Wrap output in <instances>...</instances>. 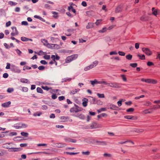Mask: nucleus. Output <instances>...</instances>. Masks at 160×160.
<instances>
[{"label":"nucleus","instance_id":"44","mask_svg":"<svg viewBox=\"0 0 160 160\" xmlns=\"http://www.w3.org/2000/svg\"><path fill=\"white\" fill-rule=\"evenodd\" d=\"M134 110V109L132 108H130L127 110V112H133Z\"/></svg>","mask_w":160,"mask_h":160},{"label":"nucleus","instance_id":"7","mask_svg":"<svg viewBox=\"0 0 160 160\" xmlns=\"http://www.w3.org/2000/svg\"><path fill=\"white\" fill-rule=\"evenodd\" d=\"M68 118L67 117H61L60 118V122H65L68 121Z\"/></svg>","mask_w":160,"mask_h":160},{"label":"nucleus","instance_id":"40","mask_svg":"<svg viewBox=\"0 0 160 160\" xmlns=\"http://www.w3.org/2000/svg\"><path fill=\"white\" fill-rule=\"evenodd\" d=\"M77 117L80 118L81 119H84V116L83 115L81 114L79 115H78Z\"/></svg>","mask_w":160,"mask_h":160},{"label":"nucleus","instance_id":"49","mask_svg":"<svg viewBox=\"0 0 160 160\" xmlns=\"http://www.w3.org/2000/svg\"><path fill=\"white\" fill-rule=\"evenodd\" d=\"M52 14H54V17L55 18H57L58 17V13L55 12H52Z\"/></svg>","mask_w":160,"mask_h":160},{"label":"nucleus","instance_id":"64","mask_svg":"<svg viewBox=\"0 0 160 160\" xmlns=\"http://www.w3.org/2000/svg\"><path fill=\"white\" fill-rule=\"evenodd\" d=\"M20 11V8H19L17 7L15 8V11L16 12H19Z\"/></svg>","mask_w":160,"mask_h":160},{"label":"nucleus","instance_id":"60","mask_svg":"<svg viewBox=\"0 0 160 160\" xmlns=\"http://www.w3.org/2000/svg\"><path fill=\"white\" fill-rule=\"evenodd\" d=\"M79 42L80 43H83L85 42L86 41L85 40H84L82 38H81L79 39Z\"/></svg>","mask_w":160,"mask_h":160},{"label":"nucleus","instance_id":"62","mask_svg":"<svg viewBox=\"0 0 160 160\" xmlns=\"http://www.w3.org/2000/svg\"><path fill=\"white\" fill-rule=\"evenodd\" d=\"M40 62L42 64H44V65L46 64L47 63V62L45 60H41L40 61Z\"/></svg>","mask_w":160,"mask_h":160},{"label":"nucleus","instance_id":"17","mask_svg":"<svg viewBox=\"0 0 160 160\" xmlns=\"http://www.w3.org/2000/svg\"><path fill=\"white\" fill-rule=\"evenodd\" d=\"M20 82L23 83H28L29 81L27 79L23 78L21 79Z\"/></svg>","mask_w":160,"mask_h":160},{"label":"nucleus","instance_id":"20","mask_svg":"<svg viewBox=\"0 0 160 160\" xmlns=\"http://www.w3.org/2000/svg\"><path fill=\"white\" fill-rule=\"evenodd\" d=\"M37 92L38 93H43V92L42 89L39 87H38L37 88Z\"/></svg>","mask_w":160,"mask_h":160},{"label":"nucleus","instance_id":"4","mask_svg":"<svg viewBox=\"0 0 160 160\" xmlns=\"http://www.w3.org/2000/svg\"><path fill=\"white\" fill-rule=\"evenodd\" d=\"M142 50L143 52L147 55L150 56L152 54V52L148 48H143Z\"/></svg>","mask_w":160,"mask_h":160},{"label":"nucleus","instance_id":"10","mask_svg":"<svg viewBox=\"0 0 160 160\" xmlns=\"http://www.w3.org/2000/svg\"><path fill=\"white\" fill-rule=\"evenodd\" d=\"M21 39L22 41L23 42H26L28 41H32V39L28 38L25 37H21Z\"/></svg>","mask_w":160,"mask_h":160},{"label":"nucleus","instance_id":"5","mask_svg":"<svg viewBox=\"0 0 160 160\" xmlns=\"http://www.w3.org/2000/svg\"><path fill=\"white\" fill-rule=\"evenodd\" d=\"M146 82L155 84L157 83V81L155 79H147Z\"/></svg>","mask_w":160,"mask_h":160},{"label":"nucleus","instance_id":"31","mask_svg":"<svg viewBox=\"0 0 160 160\" xmlns=\"http://www.w3.org/2000/svg\"><path fill=\"white\" fill-rule=\"evenodd\" d=\"M124 118H125L128 119H132L133 118V117L132 116L127 115L124 116Z\"/></svg>","mask_w":160,"mask_h":160},{"label":"nucleus","instance_id":"21","mask_svg":"<svg viewBox=\"0 0 160 160\" xmlns=\"http://www.w3.org/2000/svg\"><path fill=\"white\" fill-rule=\"evenodd\" d=\"M42 114V112H37L33 114V116H39Z\"/></svg>","mask_w":160,"mask_h":160},{"label":"nucleus","instance_id":"3","mask_svg":"<svg viewBox=\"0 0 160 160\" xmlns=\"http://www.w3.org/2000/svg\"><path fill=\"white\" fill-rule=\"evenodd\" d=\"M42 88L45 90H46L47 91H48L49 90H51V93H57L58 92L59 90V89H52V88L51 87L49 88L47 86H42Z\"/></svg>","mask_w":160,"mask_h":160},{"label":"nucleus","instance_id":"51","mask_svg":"<svg viewBox=\"0 0 160 160\" xmlns=\"http://www.w3.org/2000/svg\"><path fill=\"white\" fill-rule=\"evenodd\" d=\"M103 156L105 157H110L111 156V155L110 154L104 153Z\"/></svg>","mask_w":160,"mask_h":160},{"label":"nucleus","instance_id":"9","mask_svg":"<svg viewBox=\"0 0 160 160\" xmlns=\"http://www.w3.org/2000/svg\"><path fill=\"white\" fill-rule=\"evenodd\" d=\"M11 104V102L10 101H8V102L4 103H2V107H4V108H7Z\"/></svg>","mask_w":160,"mask_h":160},{"label":"nucleus","instance_id":"1","mask_svg":"<svg viewBox=\"0 0 160 160\" xmlns=\"http://www.w3.org/2000/svg\"><path fill=\"white\" fill-rule=\"evenodd\" d=\"M83 110V109L82 108L74 104V106L71 108L70 109V112L72 113L75 114L82 111Z\"/></svg>","mask_w":160,"mask_h":160},{"label":"nucleus","instance_id":"23","mask_svg":"<svg viewBox=\"0 0 160 160\" xmlns=\"http://www.w3.org/2000/svg\"><path fill=\"white\" fill-rule=\"evenodd\" d=\"M151 112L149 111V110L148 109H146L142 111V113L144 114H148L151 113Z\"/></svg>","mask_w":160,"mask_h":160},{"label":"nucleus","instance_id":"52","mask_svg":"<svg viewBox=\"0 0 160 160\" xmlns=\"http://www.w3.org/2000/svg\"><path fill=\"white\" fill-rule=\"evenodd\" d=\"M8 76V74L7 73H5L3 74V77L4 78H6Z\"/></svg>","mask_w":160,"mask_h":160},{"label":"nucleus","instance_id":"6","mask_svg":"<svg viewBox=\"0 0 160 160\" xmlns=\"http://www.w3.org/2000/svg\"><path fill=\"white\" fill-rule=\"evenodd\" d=\"M12 30H13L14 29L15 31V32H12L11 33V35L12 36H14L18 34V32L16 27H12Z\"/></svg>","mask_w":160,"mask_h":160},{"label":"nucleus","instance_id":"19","mask_svg":"<svg viewBox=\"0 0 160 160\" xmlns=\"http://www.w3.org/2000/svg\"><path fill=\"white\" fill-rule=\"evenodd\" d=\"M10 149H11V151L14 152H17L20 150V148H11Z\"/></svg>","mask_w":160,"mask_h":160},{"label":"nucleus","instance_id":"53","mask_svg":"<svg viewBox=\"0 0 160 160\" xmlns=\"http://www.w3.org/2000/svg\"><path fill=\"white\" fill-rule=\"evenodd\" d=\"M147 64L148 66H151L153 65V63L152 62L150 61L148 62Z\"/></svg>","mask_w":160,"mask_h":160},{"label":"nucleus","instance_id":"18","mask_svg":"<svg viewBox=\"0 0 160 160\" xmlns=\"http://www.w3.org/2000/svg\"><path fill=\"white\" fill-rule=\"evenodd\" d=\"M102 19L97 20L96 22H95V24L97 26H98L99 24H102Z\"/></svg>","mask_w":160,"mask_h":160},{"label":"nucleus","instance_id":"22","mask_svg":"<svg viewBox=\"0 0 160 160\" xmlns=\"http://www.w3.org/2000/svg\"><path fill=\"white\" fill-rule=\"evenodd\" d=\"M98 63V61H96L94 62L92 64H91V65L92 66V68H93V67L96 66Z\"/></svg>","mask_w":160,"mask_h":160},{"label":"nucleus","instance_id":"2","mask_svg":"<svg viewBox=\"0 0 160 160\" xmlns=\"http://www.w3.org/2000/svg\"><path fill=\"white\" fill-rule=\"evenodd\" d=\"M78 55L77 54L72 55L68 57L66 59L65 62L69 63L71 61L75 60L78 57Z\"/></svg>","mask_w":160,"mask_h":160},{"label":"nucleus","instance_id":"36","mask_svg":"<svg viewBox=\"0 0 160 160\" xmlns=\"http://www.w3.org/2000/svg\"><path fill=\"white\" fill-rule=\"evenodd\" d=\"M72 80V78H66L64 79L63 80L64 82H69L71 81Z\"/></svg>","mask_w":160,"mask_h":160},{"label":"nucleus","instance_id":"34","mask_svg":"<svg viewBox=\"0 0 160 160\" xmlns=\"http://www.w3.org/2000/svg\"><path fill=\"white\" fill-rule=\"evenodd\" d=\"M9 135L11 136H16L17 135V133L16 132H10Z\"/></svg>","mask_w":160,"mask_h":160},{"label":"nucleus","instance_id":"59","mask_svg":"<svg viewBox=\"0 0 160 160\" xmlns=\"http://www.w3.org/2000/svg\"><path fill=\"white\" fill-rule=\"evenodd\" d=\"M117 54V53L115 51H112L110 52V55H116Z\"/></svg>","mask_w":160,"mask_h":160},{"label":"nucleus","instance_id":"11","mask_svg":"<svg viewBox=\"0 0 160 160\" xmlns=\"http://www.w3.org/2000/svg\"><path fill=\"white\" fill-rule=\"evenodd\" d=\"M90 82L92 85H94L95 84L101 83L100 82H98L96 79H95L93 81H90Z\"/></svg>","mask_w":160,"mask_h":160},{"label":"nucleus","instance_id":"57","mask_svg":"<svg viewBox=\"0 0 160 160\" xmlns=\"http://www.w3.org/2000/svg\"><path fill=\"white\" fill-rule=\"evenodd\" d=\"M118 108V107L115 105H112V107L111 108V109H112L114 110H116Z\"/></svg>","mask_w":160,"mask_h":160},{"label":"nucleus","instance_id":"42","mask_svg":"<svg viewBox=\"0 0 160 160\" xmlns=\"http://www.w3.org/2000/svg\"><path fill=\"white\" fill-rule=\"evenodd\" d=\"M65 99V97L64 96H60L58 97V99L59 101L64 100Z\"/></svg>","mask_w":160,"mask_h":160},{"label":"nucleus","instance_id":"56","mask_svg":"<svg viewBox=\"0 0 160 160\" xmlns=\"http://www.w3.org/2000/svg\"><path fill=\"white\" fill-rule=\"evenodd\" d=\"M22 24L24 25H28V23L26 21H22Z\"/></svg>","mask_w":160,"mask_h":160},{"label":"nucleus","instance_id":"25","mask_svg":"<svg viewBox=\"0 0 160 160\" xmlns=\"http://www.w3.org/2000/svg\"><path fill=\"white\" fill-rule=\"evenodd\" d=\"M97 95L99 98H104V95L103 94L98 93Z\"/></svg>","mask_w":160,"mask_h":160},{"label":"nucleus","instance_id":"26","mask_svg":"<svg viewBox=\"0 0 160 160\" xmlns=\"http://www.w3.org/2000/svg\"><path fill=\"white\" fill-rule=\"evenodd\" d=\"M107 29L105 27L103 28L102 30H99L98 32L100 33H103L106 31Z\"/></svg>","mask_w":160,"mask_h":160},{"label":"nucleus","instance_id":"30","mask_svg":"<svg viewBox=\"0 0 160 160\" xmlns=\"http://www.w3.org/2000/svg\"><path fill=\"white\" fill-rule=\"evenodd\" d=\"M132 58V56L131 54H128L126 56V58L128 60H131Z\"/></svg>","mask_w":160,"mask_h":160},{"label":"nucleus","instance_id":"63","mask_svg":"<svg viewBox=\"0 0 160 160\" xmlns=\"http://www.w3.org/2000/svg\"><path fill=\"white\" fill-rule=\"evenodd\" d=\"M153 108H160V105H154L153 106Z\"/></svg>","mask_w":160,"mask_h":160},{"label":"nucleus","instance_id":"39","mask_svg":"<svg viewBox=\"0 0 160 160\" xmlns=\"http://www.w3.org/2000/svg\"><path fill=\"white\" fill-rule=\"evenodd\" d=\"M44 58L47 60H48L50 59V56L49 55H46L44 56Z\"/></svg>","mask_w":160,"mask_h":160},{"label":"nucleus","instance_id":"12","mask_svg":"<svg viewBox=\"0 0 160 160\" xmlns=\"http://www.w3.org/2000/svg\"><path fill=\"white\" fill-rule=\"evenodd\" d=\"M152 14L155 16H157L158 14V10L157 9L155 10L154 8H152Z\"/></svg>","mask_w":160,"mask_h":160},{"label":"nucleus","instance_id":"29","mask_svg":"<svg viewBox=\"0 0 160 160\" xmlns=\"http://www.w3.org/2000/svg\"><path fill=\"white\" fill-rule=\"evenodd\" d=\"M21 134L22 136L25 137H27L28 135V133L27 132H22L21 133Z\"/></svg>","mask_w":160,"mask_h":160},{"label":"nucleus","instance_id":"15","mask_svg":"<svg viewBox=\"0 0 160 160\" xmlns=\"http://www.w3.org/2000/svg\"><path fill=\"white\" fill-rule=\"evenodd\" d=\"M93 27V23H92L89 22L88 23V25L86 26V28L87 29H89L92 28Z\"/></svg>","mask_w":160,"mask_h":160},{"label":"nucleus","instance_id":"24","mask_svg":"<svg viewBox=\"0 0 160 160\" xmlns=\"http://www.w3.org/2000/svg\"><path fill=\"white\" fill-rule=\"evenodd\" d=\"M92 68V66L90 65L89 66H88L84 68V70L85 71H87L90 70V69Z\"/></svg>","mask_w":160,"mask_h":160},{"label":"nucleus","instance_id":"43","mask_svg":"<svg viewBox=\"0 0 160 160\" xmlns=\"http://www.w3.org/2000/svg\"><path fill=\"white\" fill-rule=\"evenodd\" d=\"M130 66L133 68H135L137 66V64L136 63H131L130 64Z\"/></svg>","mask_w":160,"mask_h":160},{"label":"nucleus","instance_id":"27","mask_svg":"<svg viewBox=\"0 0 160 160\" xmlns=\"http://www.w3.org/2000/svg\"><path fill=\"white\" fill-rule=\"evenodd\" d=\"M8 3L10 5L12 6L16 5L17 4V3L14 2L12 1H9L8 2Z\"/></svg>","mask_w":160,"mask_h":160},{"label":"nucleus","instance_id":"32","mask_svg":"<svg viewBox=\"0 0 160 160\" xmlns=\"http://www.w3.org/2000/svg\"><path fill=\"white\" fill-rule=\"evenodd\" d=\"M78 90L77 89H74L72 90L71 91V93L72 94H74L78 92Z\"/></svg>","mask_w":160,"mask_h":160},{"label":"nucleus","instance_id":"55","mask_svg":"<svg viewBox=\"0 0 160 160\" xmlns=\"http://www.w3.org/2000/svg\"><path fill=\"white\" fill-rule=\"evenodd\" d=\"M82 5L84 7H86L87 6V4L86 2L83 1L82 2Z\"/></svg>","mask_w":160,"mask_h":160},{"label":"nucleus","instance_id":"48","mask_svg":"<svg viewBox=\"0 0 160 160\" xmlns=\"http://www.w3.org/2000/svg\"><path fill=\"white\" fill-rule=\"evenodd\" d=\"M118 54L120 55L124 56L125 55V53L123 52L119 51L118 52Z\"/></svg>","mask_w":160,"mask_h":160},{"label":"nucleus","instance_id":"54","mask_svg":"<svg viewBox=\"0 0 160 160\" xmlns=\"http://www.w3.org/2000/svg\"><path fill=\"white\" fill-rule=\"evenodd\" d=\"M38 69L39 70H43L45 69V67L43 66H40L38 67Z\"/></svg>","mask_w":160,"mask_h":160},{"label":"nucleus","instance_id":"35","mask_svg":"<svg viewBox=\"0 0 160 160\" xmlns=\"http://www.w3.org/2000/svg\"><path fill=\"white\" fill-rule=\"evenodd\" d=\"M31 69V68L28 66H25L23 67V70L25 71L27 70H29Z\"/></svg>","mask_w":160,"mask_h":160},{"label":"nucleus","instance_id":"47","mask_svg":"<svg viewBox=\"0 0 160 160\" xmlns=\"http://www.w3.org/2000/svg\"><path fill=\"white\" fill-rule=\"evenodd\" d=\"M38 147L40 146H47V144H38L37 145Z\"/></svg>","mask_w":160,"mask_h":160},{"label":"nucleus","instance_id":"58","mask_svg":"<svg viewBox=\"0 0 160 160\" xmlns=\"http://www.w3.org/2000/svg\"><path fill=\"white\" fill-rule=\"evenodd\" d=\"M11 24V22L10 21L7 22L6 24V27H8L10 26Z\"/></svg>","mask_w":160,"mask_h":160},{"label":"nucleus","instance_id":"33","mask_svg":"<svg viewBox=\"0 0 160 160\" xmlns=\"http://www.w3.org/2000/svg\"><path fill=\"white\" fill-rule=\"evenodd\" d=\"M121 76L123 81H127V78L125 75H121Z\"/></svg>","mask_w":160,"mask_h":160},{"label":"nucleus","instance_id":"38","mask_svg":"<svg viewBox=\"0 0 160 160\" xmlns=\"http://www.w3.org/2000/svg\"><path fill=\"white\" fill-rule=\"evenodd\" d=\"M43 153L47 154L48 155H50L51 154V153H48V152H38L33 153L36 154H39V153Z\"/></svg>","mask_w":160,"mask_h":160},{"label":"nucleus","instance_id":"61","mask_svg":"<svg viewBox=\"0 0 160 160\" xmlns=\"http://www.w3.org/2000/svg\"><path fill=\"white\" fill-rule=\"evenodd\" d=\"M4 45L5 47V48L7 49H8L10 48V47L6 43H4Z\"/></svg>","mask_w":160,"mask_h":160},{"label":"nucleus","instance_id":"50","mask_svg":"<svg viewBox=\"0 0 160 160\" xmlns=\"http://www.w3.org/2000/svg\"><path fill=\"white\" fill-rule=\"evenodd\" d=\"M28 145L27 143H22L20 145V146L22 147H26Z\"/></svg>","mask_w":160,"mask_h":160},{"label":"nucleus","instance_id":"13","mask_svg":"<svg viewBox=\"0 0 160 160\" xmlns=\"http://www.w3.org/2000/svg\"><path fill=\"white\" fill-rule=\"evenodd\" d=\"M107 110L106 108H102L99 109L97 110L98 113H100L102 112L105 111Z\"/></svg>","mask_w":160,"mask_h":160},{"label":"nucleus","instance_id":"41","mask_svg":"<svg viewBox=\"0 0 160 160\" xmlns=\"http://www.w3.org/2000/svg\"><path fill=\"white\" fill-rule=\"evenodd\" d=\"M16 51L17 53L18 54V55H19V56L21 55L22 53V52L20 50H19L18 49H17L16 50Z\"/></svg>","mask_w":160,"mask_h":160},{"label":"nucleus","instance_id":"16","mask_svg":"<svg viewBox=\"0 0 160 160\" xmlns=\"http://www.w3.org/2000/svg\"><path fill=\"white\" fill-rule=\"evenodd\" d=\"M108 85L110 87H115L116 88L117 87V84L116 83H108Z\"/></svg>","mask_w":160,"mask_h":160},{"label":"nucleus","instance_id":"14","mask_svg":"<svg viewBox=\"0 0 160 160\" xmlns=\"http://www.w3.org/2000/svg\"><path fill=\"white\" fill-rule=\"evenodd\" d=\"M137 56L139 58V59L141 60H144L145 59V56L144 55L138 54L137 55Z\"/></svg>","mask_w":160,"mask_h":160},{"label":"nucleus","instance_id":"46","mask_svg":"<svg viewBox=\"0 0 160 160\" xmlns=\"http://www.w3.org/2000/svg\"><path fill=\"white\" fill-rule=\"evenodd\" d=\"M52 98L53 99H55L57 98V97L56 94H53L52 95Z\"/></svg>","mask_w":160,"mask_h":160},{"label":"nucleus","instance_id":"45","mask_svg":"<svg viewBox=\"0 0 160 160\" xmlns=\"http://www.w3.org/2000/svg\"><path fill=\"white\" fill-rule=\"evenodd\" d=\"M8 92L10 93L13 91V89L12 88H9L7 90Z\"/></svg>","mask_w":160,"mask_h":160},{"label":"nucleus","instance_id":"28","mask_svg":"<svg viewBox=\"0 0 160 160\" xmlns=\"http://www.w3.org/2000/svg\"><path fill=\"white\" fill-rule=\"evenodd\" d=\"M27 125L25 124H21V126H19L18 128H26L27 127Z\"/></svg>","mask_w":160,"mask_h":160},{"label":"nucleus","instance_id":"8","mask_svg":"<svg viewBox=\"0 0 160 160\" xmlns=\"http://www.w3.org/2000/svg\"><path fill=\"white\" fill-rule=\"evenodd\" d=\"M82 106L84 107H86L87 105V104L88 102V100L86 98H84L82 99Z\"/></svg>","mask_w":160,"mask_h":160},{"label":"nucleus","instance_id":"37","mask_svg":"<svg viewBox=\"0 0 160 160\" xmlns=\"http://www.w3.org/2000/svg\"><path fill=\"white\" fill-rule=\"evenodd\" d=\"M28 89L27 88L23 87L22 88V91L24 92H27L28 91Z\"/></svg>","mask_w":160,"mask_h":160}]
</instances>
